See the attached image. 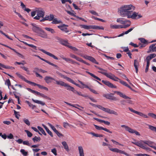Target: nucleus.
<instances>
[{
	"mask_svg": "<svg viewBox=\"0 0 156 156\" xmlns=\"http://www.w3.org/2000/svg\"><path fill=\"white\" fill-rule=\"evenodd\" d=\"M139 39L140 41V42L143 44H144L146 45L148 44V42H147V41L146 40L144 39V38H139Z\"/></svg>",
	"mask_w": 156,
	"mask_h": 156,
	"instance_id": "36",
	"label": "nucleus"
},
{
	"mask_svg": "<svg viewBox=\"0 0 156 156\" xmlns=\"http://www.w3.org/2000/svg\"><path fill=\"white\" fill-rule=\"evenodd\" d=\"M20 152L23 155L25 156H27L28 154L27 152L25 151L24 149H21L20 150Z\"/></svg>",
	"mask_w": 156,
	"mask_h": 156,
	"instance_id": "51",
	"label": "nucleus"
},
{
	"mask_svg": "<svg viewBox=\"0 0 156 156\" xmlns=\"http://www.w3.org/2000/svg\"><path fill=\"white\" fill-rule=\"evenodd\" d=\"M94 125L95 127V128L98 130H103L104 129V127L100 126H97L95 124H94Z\"/></svg>",
	"mask_w": 156,
	"mask_h": 156,
	"instance_id": "48",
	"label": "nucleus"
},
{
	"mask_svg": "<svg viewBox=\"0 0 156 156\" xmlns=\"http://www.w3.org/2000/svg\"><path fill=\"white\" fill-rule=\"evenodd\" d=\"M61 44H62L64 45L65 46H67L68 47V46L69 45H68V42L66 41H65L63 40V39H62L60 43Z\"/></svg>",
	"mask_w": 156,
	"mask_h": 156,
	"instance_id": "38",
	"label": "nucleus"
},
{
	"mask_svg": "<svg viewBox=\"0 0 156 156\" xmlns=\"http://www.w3.org/2000/svg\"><path fill=\"white\" fill-rule=\"evenodd\" d=\"M82 28L87 30L89 29H93V25H81L80 26Z\"/></svg>",
	"mask_w": 156,
	"mask_h": 156,
	"instance_id": "26",
	"label": "nucleus"
},
{
	"mask_svg": "<svg viewBox=\"0 0 156 156\" xmlns=\"http://www.w3.org/2000/svg\"><path fill=\"white\" fill-rule=\"evenodd\" d=\"M46 132L47 133L51 136L53 137V135L51 131H50L48 129L46 130Z\"/></svg>",
	"mask_w": 156,
	"mask_h": 156,
	"instance_id": "62",
	"label": "nucleus"
},
{
	"mask_svg": "<svg viewBox=\"0 0 156 156\" xmlns=\"http://www.w3.org/2000/svg\"><path fill=\"white\" fill-rule=\"evenodd\" d=\"M58 27L61 30L65 32L66 33H68L69 32V30L66 27H65L62 26H58Z\"/></svg>",
	"mask_w": 156,
	"mask_h": 156,
	"instance_id": "25",
	"label": "nucleus"
},
{
	"mask_svg": "<svg viewBox=\"0 0 156 156\" xmlns=\"http://www.w3.org/2000/svg\"><path fill=\"white\" fill-rule=\"evenodd\" d=\"M93 29L104 30V28L102 26L93 25Z\"/></svg>",
	"mask_w": 156,
	"mask_h": 156,
	"instance_id": "39",
	"label": "nucleus"
},
{
	"mask_svg": "<svg viewBox=\"0 0 156 156\" xmlns=\"http://www.w3.org/2000/svg\"><path fill=\"white\" fill-rule=\"evenodd\" d=\"M54 15L52 14H50V16L46 15L44 18L40 20L41 22H44L45 20L52 21L54 18Z\"/></svg>",
	"mask_w": 156,
	"mask_h": 156,
	"instance_id": "10",
	"label": "nucleus"
},
{
	"mask_svg": "<svg viewBox=\"0 0 156 156\" xmlns=\"http://www.w3.org/2000/svg\"><path fill=\"white\" fill-rule=\"evenodd\" d=\"M114 94L112 93L104 94H103V96L107 99L112 100L114 101H116L117 98L113 96Z\"/></svg>",
	"mask_w": 156,
	"mask_h": 156,
	"instance_id": "9",
	"label": "nucleus"
},
{
	"mask_svg": "<svg viewBox=\"0 0 156 156\" xmlns=\"http://www.w3.org/2000/svg\"><path fill=\"white\" fill-rule=\"evenodd\" d=\"M68 47L75 51H78V49L75 47H73L69 45L68 46Z\"/></svg>",
	"mask_w": 156,
	"mask_h": 156,
	"instance_id": "54",
	"label": "nucleus"
},
{
	"mask_svg": "<svg viewBox=\"0 0 156 156\" xmlns=\"http://www.w3.org/2000/svg\"><path fill=\"white\" fill-rule=\"evenodd\" d=\"M20 68L27 73V74H29V70L28 69V68L27 67H25V66H21Z\"/></svg>",
	"mask_w": 156,
	"mask_h": 156,
	"instance_id": "43",
	"label": "nucleus"
},
{
	"mask_svg": "<svg viewBox=\"0 0 156 156\" xmlns=\"http://www.w3.org/2000/svg\"><path fill=\"white\" fill-rule=\"evenodd\" d=\"M70 56L71 57L75 59L77 61L82 62L83 63H84L87 65L88 66H90V65L89 63L85 62V61L83 60L81 58L78 57L74 54H71L70 55Z\"/></svg>",
	"mask_w": 156,
	"mask_h": 156,
	"instance_id": "7",
	"label": "nucleus"
},
{
	"mask_svg": "<svg viewBox=\"0 0 156 156\" xmlns=\"http://www.w3.org/2000/svg\"><path fill=\"white\" fill-rule=\"evenodd\" d=\"M14 113L16 117L18 119L19 117L20 116V114L18 113L19 112H17L14 110Z\"/></svg>",
	"mask_w": 156,
	"mask_h": 156,
	"instance_id": "58",
	"label": "nucleus"
},
{
	"mask_svg": "<svg viewBox=\"0 0 156 156\" xmlns=\"http://www.w3.org/2000/svg\"><path fill=\"white\" fill-rule=\"evenodd\" d=\"M119 82L122 84L127 87H128L131 90H132V88L131 87H130L128 84H127L126 82L121 80V79L120 80Z\"/></svg>",
	"mask_w": 156,
	"mask_h": 156,
	"instance_id": "33",
	"label": "nucleus"
},
{
	"mask_svg": "<svg viewBox=\"0 0 156 156\" xmlns=\"http://www.w3.org/2000/svg\"><path fill=\"white\" fill-rule=\"evenodd\" d=\"M65 78L66 79V80L68 81L69 82H70L72 83L73 84H74L75 82L73 81V80L71 79L70 78H69V77H66Z\"/></svg>",
	"mask_w": 156,
	"mask_h": 156,
	"instance_id": "49",
	"label": "nucleus"
},
{
	"mask_svg": "<svg viewBox=\"0 0 156 156\" xmlns=\"http://www.w3.org/2000/svg\"><path fill=\"white\" fill-rule=\"evenodd\" d=\"M56 84L65 87L67 90L72 91L73 90V87L70 86L68 84L61 80H59V81H57Z\"/></svg>",
	"mask_w": 156,
	"mask_h": 156,
	"instance_id": "5",
	"label": "nucleus"
},
{
	"mask_svg": "<svg viewBox=\"0 0 156 156\" xmlns=\"http://www.w3.org/2000/svg\"><path fill=\"white\" fill-rule=\"evenodd\" d=\"M135 7L133 5H125L122 6L119 10L121 16H127L128 18H132V19H138L142 17L140 14L133 11Z\"/></svg>",
	"mask_w": 156,
	"mask_h": 156,
	"instance_id": "1",
	"label": "nucleus"
},
{
	"mask_svg": "<svg viewBox=\"0 0 156 156\" xmlns=\"http://www.w3.org/2000/svg\"><path fill=\"white\" fill-rule=\"evenodd\" d=\"M24 122L28 126H29L30 125V122L29 120L26 119H23Z\"/></svg>",
	"mask_w": 156,
	"mask_h": 156,
	"instance_id": "46",
	"label": "nucleus"
},
{
	"mask_svg": "<svg viewBox=\"0 0 156 156\" xmlns=\"http://www.w3.org/2000/svg\"><path fill=\"white\" fill-rule=\"evenodd\" d=\"M78 150L80 153V156H84L83 150L82 146H79L78 147Z\"/></svg>",
	"mask_w": 156,
	"mask_h": 156,
	"instance_id": "32",
	"label": "nucleus"
},
{
	"mask_svg": "<svg viewBox=\"0 0 156 156\" xmlns=\"http://www.w3.org/2000/svg\"><path fill=\"white\" fill-rule=\"evenodd\" d=\"M44 80L45 82L47 83H51L52 82V80H54L55 81V82H54V83L56 84L57 81H59L56 80L53 77H52L50 76H46L44 79Z\"/></svg>",
	"mask_w": 156,
	"mask_h": 156,
	"instance_id": "8",
	"label": "nucleus"
},
{
	"mask_svg": "<svg viewBox=\"0 0 156 156\" xmlns=\"http://www.w3.org/2000/svg\"><path fill=\"white\" fill-rule=\"evenodd\" d=\"M62 144L63 145L64 148L67 151L69 152V149L68 146L66 141H63Z\"/></svg>",
	"mask_w": 156,
	"mask_h": 156,
	"instance_id": "22",
	"label": "nucleus"
},
{
	"mask_svg": "<svg viewBox=\"0 0 156 156\" xmlns=\"http://www.w3.org/2000/svg\"><path fill=\"white\" fill-rule=\"evenodd\" d=\"M32 100L34 102L36 103L40 104L42 106H44L45 105V103L41 101H39L38 100H35L33 99H32Z\"/></svg>",
	"mask_w": 156,
	"mask_h": 156,
	"instance_id": "34",
	"label": "nucleus"
},
{
	"mask_svg": "<svg viewBox=\"0 0 156 156\" xmlns=\"http://www.w3.org/2000/svg\"><path fill=\"white\" fill-rule=\"evenodd\" d=\"M38 34L39 36L43 38H48L47 34L42 29L40 31Z\"/></svg>",
	"mask_w": 156,
	"mask_h": 156,
	"instance_id": "15",
	"label": "nucleus"
},
{
	"mask_svg": "<svg viewBox=\"0 0 156 156\" xmlns=\"http://www.w3.org/2000/svg\"><path fill=\"white\" fill-rule=\"evenodd\" d=\"M126 23L122 25V28H126L129 27L131 25V22L129 20H126Z\"/></svg>",
	"mask_w": 156,
	"mask_h": 156,
	"instance_id": "27",
	"label": "nucleus"
},
{
	"mask_svg": "<svg viewBox=\"0 0 156 156\" xmlns=\"http://www.w3.org/2000/svg\"><path fill=\"white\" fill-rule=\"evenodd\" d=\"M32 140L34 142H38L40 140L41 138L39 137L35 136L34 138H33Z\"/></svg>",
	"mask_w": 156,
	"mask_h": 156,
	"instance_id": "41",
	"label": "nucleus"
},
{
	"mask_svg": "<svg viewBox=\"0 0 156 156\" xmlns=\"http://www.w3.org/2000/svg\"><path fill=\"white\" fill-rule=\"evenodd\" d=\"M89 12L93 15H95L97 16H98V13L94 10H90L89 11Z\"/></svg>",
	"mask_w": 156,
	"mask_h": 156,
	"instance_id": "55",
	"label": "nucleus"
},
{
	"mask_svg": "<svg viewBox=\"0 0 156 156\" xmlns=\"http://www.w3.org/2000/svg\"><path fill=\"white\" fill-rule=\"evenodd\" d=\"M135 144L140 148L145 150H148L150 148L146 147L142 144L139 141H136Z\"/></svg>",
	"mask_w": 156,
	"mask_h": 156,
	"instance_id": "17",
	"label": "nucleus"
},
{
	"mask_svg": "<svg viewBox=\"0 0 156 156\" xmlns=\"http://www.w3.org/2000/svg\"><path fill=\"white\" fill-rule=\"evenodd\" d=\"M20 78L22 80L27 82V83L33 85L34 83L33 82H31L27 80L23 76L21 75V76L20 77Z\"/></svg>",
	"mask_w": 156,
	"mask_h": 156,
	"instance_id": "30",
	"label": "nucleus"
},
{
	"mask_svg": "<svg viewBox=\"0 0 156 156\" xmlns=\"http://www.w3.org/2000/svg\"><path fill=\"white\" fill-rule=\"evenodd\" d=\"M32 30L35 32L37 33V34L41 30V29L40 28L33 25Z\"/></svg>",
	"mask_w": 156,
	"mask_h": 156,
	"instance_id": "19",
	"label": "nucleus"
},
{
	"mask_svg": "<svg viewBox=\"0 0 156 156\" xmlns=\"http://www.w3.org/2000/svg\"><path fill=\"white\" fill-rule=\"evenodd\" d=\"M114 93L117 94L119 96L125 99H130L129 97L126 96L125 94H124L123 93H121L119 91H115Z\"/></svg>",
	"mask_w": 156,
	"mask_h": 156,
	"instance_id": "18",
	"label": "nucleus"
},
{
	"mask_svg": "<svg viewBox=\"0 0 156 156\" xmlns=\"http://www.w3.org/2000/svg\"><path fill=\"white\" fill-rule=\"evenodd\" d=\"M83 57L85 58L88 60L96 64H98V62H97L95 59L93 57L87 55H85L83 56Z\"/></svg>",
	"mask_w": 156,
	"mask_h": 156,
	"instance_id": "11",
	"label": "nucleus"
},
{
	"mask_svg": "<svg viewBox=\"0 0 156 156\" xmlns=\"http://www.w3.org/2000/svg\"><path fill=\"white\" fill-rule=\"evenodd\" d=\"M97 107L108 113L113 114L116 115H118V113L116 112L113 110H111L110 109L108 108H105L100 105H98Z\"/></svg>",
	"mask_w": 156,
	"mask_h": 156,
	"instance_id": "3",
	"label": "nucleus"
},
{
	"mask_svg": "<svg viewBox=\"0 0 156 156\" xmlns=\"http://www.w3.org/2000/svg\"><path fill=\"white\" fill-rule=\"evenodd\" d=\"M118 153H119L120 154H123L127 156H129V154H127V153L125 152L124 151H122V150H120L119 149H118Z\"/></svg>",
	"mask_w": 156,
	"mask_h": 156,
	"instance_id": "45",
	"label": "nucleus"
},
{
	"mask_svg": "<svg viewBox=\"0 0 156 156\" xmlns=\"http://www.w3.org/2000/svg\"><path fill=\"white\" fill-rule=\"evenodd\" d=\"M122 127H123L125 128L126 130L131 133H135V134L137 136H140V133L136 131L135 130L129 127L126 126L125 125H122L121 126Z\"/></svg>",
	"mask_w": 156,
	"mask_h": 156,
	"instance_id": "6",
	"label": "nucleus"
},
{
	"mask_svg": "<svg viewBox=\"0 0 156 156\" xmlns=\"http://www.w3.org/2000/svg\"><path fill=\"white\" fill-rule=\"evenodd\" d=\"M40 51H42L44 53L48 55L53 58H54L55 59H56V60L58 59V58L57 57H56L55 55H54L52 54H51L50 52L47 51L43 49H40Z\"/></svg>",
	"mask_w": 156,
	"mask_h": 156,
	"instance_id": "14",
	"label": "nucleus"
},
{
	"mask_svg": "<svg viewBox=\"0 0 156 156\" xmlns=\"http://www.w3.org/2000/svg\"><path fill=\"white\" fill-rule=\"evenodd\" d=\"M151 59V58L149 55L147 56L145 60L147 62V64H150V61Z\"/></svg>",
	"mask_w": 156,
	"mask_h": 156,
	"instance_id": "50",
	"label": "nucleus"
},
{
	"mask_svg": "<svg viewBox=\"0 0 156 156\" xmlns=\"http://www.w3.org/2000/svg\"><path fill=\"white\" fill-rule=\"evenodd\" d=\"M128 109L130 111H131V112H132L133 113H134L137 114H138V115H139L140 116L143 117H144L145 118H147V115L144 114L141 112L136 111L134 110V109H132V108H130V107H129L128 108Z\"/></svg>",
	"mask_w": 156,
	"mask_h": 156,
	"instance_id": "12",
	"label": "nucleus"
},
{
	"mask_svg": "<svg viewBox=\"0 0 156 156\" xmlns=\"http://www.w3.org/2000/svg\"><path fill=\"white\" fill-rule=\"evenodd\" d=\"M63 59L65 60L67 62H69L71 63L72 59L69 58H63Z\"/></svg>",
	"mask_w": 156,
	"mask_h": 156,
	"instance_id": "59",
	"label": "nucleus"
},
{
	"mask_svg": "<svg viewBox=\"0 0 156 156\" xmlns=\"http://www.w3.org/2000/svg\"><path fill=\"white\" fill-rule=\"evenodd\" d=\"M33 85L34 86H37L40 89H43L47 91L48 90V89L47 87L42 86L40 84L36 83L34 82V83Z\"/></svg>",
	"mask_w": 156,
	"mask_h": 156,
	"instance_id": "20",
	"label": "nucleus"
},
{
	"mask_svg": "<svg viewBox=\"0 0 156 156\" xmlns=\"http://www.w3.org/2000/svg\"><path fill=\"white\" fill-rule=\"evenodd\" d=\"M139 65V62L136 59L135 60H134V66L136 69V73H137L138 71V66Z\"/></svg>",
	"mask_w": 156,
	"mask_h": 156,
	"instance_id": "21",
	"label": "nucleus"
},
{
	"mask_svg": "<svg viewBox=\"0 0 156 156\" xmlns=\"http://www.w3.org/2000/svg\"><path fill=\"white\" fill-rule=\"evenodd\" d=\"M27 102L29 106L32 107V109H34L35 107V105H33L29 101H27Z\"/></svg>",
	"mask_w": 156,
	"mask_h": 156,
	"instance_id": "53",
	"label": "nucleus"
},
{
	"mask_svg": "<svg viewBox=\"0 0 156 156\" xmlns=\"http://www.w3.org/2000/svg\"><path fill=\"white\" fill-rule=\"evenodd\" d=\"M146 45L144 44H142L141 43H139L138 45V46H139L138 47H139L140 48V49H141L145 47Z\"/></svg>",
	"mask_w": 156,
	"mask_h": 156,
	"instance_id": "56",
	"label": "nucleus"
},
{
	"mask_svg": "<svg viewBox=\"0 0 156 156\" xmlns=\"http://www.w3.org/2000/svg\"><path fill=\"white\" fill-rule=\"evenodd\" d=\"M102 82L104 84L106 85L108 87L111 88H116L117 87L113 85L112 83L110 82L109 81L107 80H102Z\"/></svg>",
	"mask_w": 156,
	"mask_h": 156,
	"instance_id": "13",
	"label": "nucleus"
},
{
	"mask_svg": "<svg viewBox=\"0 0 156 156\" xmlns=\"http://www.w3.org/2000/svg\"><path fill=\"white\" fill-rule=\"evenodd\" d=\"M129 44L132 45L134 48H137L139 47V46H138V45H137V44H134L132 42H131Z\"/></svg>",
	"mask_w": 156,
	"mask_h": 156,
	"instance_id": "61",
	"label": "nucleus"
},
{
	"mask_svg": "<svg viewBox=\"0 0 156 156\" xmlns=\"http://www.w3.org/2000/svg\"><path fill=\"white\" fill-rule=\"evenodd\" d=\"M148 115L156 119V115L153 113H149Z\"/></svg>",
	"mask_w": 156,
	"mask_h": 156,
	"instance_id": "57",
	"label": "nucleus"
},
{
	"mask_svg": "<svg viewBox=\"0 0 156 156\" xmlns=\"http://www.w3.org/2000/svg\"><path fill=\"white\" fill-rule=\"evenodd\" d=\"M20 78L22 80L27 82V83L33 85L34 83L33 82H31L27 80L23 76L21 75V76L20 77Z\"/></svg>",
	"mask_w": 156,
	"mask_h": 156,
	"instance_id": "31",
	"label": "nucleus"
},
{
	"mask_svg": "<svg viewBox=\"0 0 156 156\" xmlns=\"http://www.w3.org/2000/svg\"><path fill=\"white\" fill-rule=\"evenodd\" d=\"M37 16L34 17V18L36 20H39L41 17L43 18L44 16L45 12L43 9H39L36 10Z\"/></svg>",
	"mask_w": 156,
	"mask_h": 156,
	"instance_id": "4",
	"label": "nucleus"
},
{
	"mask_svg": "<svg viewBox=\"0 0 156 156\" xmlns=\"http://www.w3.org/2000/svg\"><path fill=\"white\" fill-rule=\"evenodd\" d=\"M25 132L27 133V136L28 137H31L32 135V134L30 132L29 130H25Z\"/></svg>",
	"mask_w": 156,
	"mask_h": 156,
	"instance_id": "44",
	"label": "nucleus"
},
{
	"mask_svg": "<svg viewBox=\"0 0 156 156\" xmlns=\"http://www.w3.org/2000/svg\"><path fill=\"white\" fill-rule=\"evenodd\" d=\"M45 29L46 30L50 32L52 34H54L55 33L54 30L52 28L49 27H45Z\"/></svg>",
	"mask_w": 156,
	"mask_h": 156,
	"instance_id": "40",
	"label": "nucleus"
},
{
	"mask_svg": "<svg viewBox=\"0 0 156 156\" xmlns=\"http://www.w3.org/2000/svg\"><path fill=\"white\" fill-rule=\"evenodd\" d=\"M116 21L118 23H120L122 24H125L126 23V21L125 20H124L123 19L118 18L117 19Z\"/></svg>",
	"mask_w": 156,
	"mask_h": 156,
	"instance_id": "28",
	"label": "nucleus"
},
{
	"mask_svg": "<svg viewBox=\"0 0 156 156\" xmlns=\"http://www.w3.org/2000/svg\"><path fill=\"white\" fill-rule=\"evenodd\" d=\"M99 73L104 75L105 76L109 78L112 80L115 81H119L120 79L118 78V77L115 76V75L111 73H108L103 72H99Z\"/></svg>",
	"mask_w": 156,
	"mask_h": 156,
	"instance_id": "2",
	"label": "nucleus"
},
{
	"mask_svg": "<svg viewBox=\"0 0 156 156\" xmlns=\"http://www.w3.org/2000/svg\"><path fill=\"white\" fill-rule=\"evenodd\" d=\"M155 45L156 44H153L149 47V50L147 51L148 53L154 51L156 52V46H155Z\"/></svg>",
	"mask_w": 156,
	"mask_h": 156,
	"instance_id": "16",
	"label": "nucleus"
},
{
	"mask_svg": "<svg viewBox=\"0 0 156 156\" xmlns=\"http://www.w3.org/2000/svg\"><path fill=\"white\" fill-rule=\"evenodd\" d=\"M110 28L112 29H119L122 28V25H113L111 24L110 25Z\"/></svg>",
	"mask_w": 156,
	"mask_h": 156,
	"instance_id": "23",
	"label": "nucleus"
},
{
	"mask_svg": "<svg viewBox=\"0 0 156 156\" xmlns=\"http://www.w3.org/2000/svg\"><path fill=\"white\" fill-rule=\"evenodd\" d=\"M86 73L89 74V75H90V76L93 77L94 79H96L97 80H98L99 81L101 80V79H100L98 77H97V76H96L95 75H94L93 73L88 71H86Z\"/></svg>",
	"mask_w": 156,
	"mask_h": 156,
	"instance_id": "29",
	"label": "nucleus"
},
{
	"mask_svg": "<svg viewBox=\"0 0 156 156\" xmlns=\"http://www.w3.org/2000/svg\"><path fill=\"white\" fill-rule=\"evenodd\" d=\"M51 151L55 155H57V151L55 148H54L52 149Z\"/></svg>",
	"mask_w": 156,
	"mask_h": 156,
	"instance_id": "64",
	"label": "nucleus"
},
{
	"mask_svg": "<svg viewBox=\"0 0 156 156\" xmlns=\"http://www.w3.org/2000/svg\"><path fill=\"white\" fill-rule=\"evenodd\" d=\"M108 148L111 151L114 152H117V153H118V149H119L117 148H111L109 147H108Z\"/></svg>",
	"mask_w": 156,
	"mask_h": 156,
	"instance_id": "47",
	"label": "nucleus"
},
{
	"mask_svg": "<svg viewBox=\"0 0 156 156\" xmlns=\"http://www.w3.org/2000/svg\"><path fill=\"white\" fill-rule=\"evenodd\" d=\"M147 125L148 126V128L149 129H150L151 130L154 132H155L156 133V127H154L149 124H147Z\"/></svg>",
	"mask_w": 156,
	"mask_h": 156,
	"instance_id": "37",
	"label": "nucleus"
},
{
	"mask_svg": "<svg viewBox=\"0 0 156 156\" xmlns=\"http://www.w3.org/2000/svg\"><path fill=\"white\" fill-rule=\"evenodd\" d=\"M134 27H132L129 29L128 30L124 32V34H128L129 32L132 31Z\"/></svg>",
	"mask_w": 156,
	"mask_h": 156,
	"instance_id": "60",
	"label": "nucleus"
},
{
	"mask_svg": "<svg viewBox=\"0 0 156 156\" xmlns=\"http://www.w3.org/2000/svg\"><path fill=\"white\" fill-rule=\"evenodd\" d=\"M40 71V69L37 67H35L34 68L33 72L35 73H37V72Z\"/></svg>",
	"mask_w": 156,
	"mask_h": 156,
	"instance_id": "63",
	"label": "nucleus"
},
{
	"mask_svg": "<svg viewBox=\"0 0 156 156\" xmlns=\"http://www.w3.org/2000/svg\"><path fill=\"white\" fill-rule=\"evenodd\" d=\"M52 21V22L51 23L53 24H57L62 23V21L61 20H58L57 18H54Z\"/></svg>",
	"mask_w": 156,
	"mask_h": 156,
	"instance_id": "35",
	"label": "nucleus"
},
{
	"mask_svg": "<svg viewBox=\"0 0 156 156\" xmlns=\"http://www.w3.org/2000/svg\"><path fill=\"white\" fill-rule=\"evenodd\" d=\"M141 142L146 144L150 147H152L151 145H152L153 142L150 140H141Z\"/></svg>",
	"mask_w": 156,
	"mask_h": 156,
	"instance_id": "24",
	"label": "nucleus"
},
{
	"mask_svg": "<svg viewBox=\"0 0 156 156\" xmlns=\"http://www.w3.org/2000/svg\"><path fill=\"white\" fill-rule=\"evenodd\" d=\"M5 84H7L9 88V86H11V84L10 80L8 79L5 82Z\"/></svg>",
	"mask_w": 156,
	"mask_h": 156,
	"instance_id": "52",
	"label": "nucleus"
},
{
	"mask_svg": "<svg viewBox=\"0 0 156 156\" xmlns=\"http://www.w3.org/2000/svg\"><path fill=\"white\" fill-rule=\"evenodd\" d=\"M47 63L48 64H49L51 65L52 66H54L57 69H59V67L57 65L54 64L53 63H51V62H49L48 61H47Z\"/></svg>",
	"mask_w": 156,
	"mask_h": 156,
	"instance_id": "42",
	"label": "nucleus"
}]
</instances>
